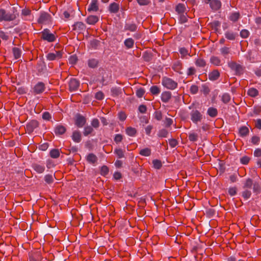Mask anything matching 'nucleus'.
I'll use <instances>...</instances> for the list:
<instances>
[{
    "mask_svg": "<svg viewBox=\"0 0 261 261\" xmlns=\"http://www.w3.org/2000/svg\"><path fill=\"white\" fill-rule=\"evenodd\" d=\"M162 85L166 88L174 90L177 87V83L171 78L164 77L162 80Z\"/></svg>",
    "mask_w": 261,
    "mask_h": 261,
    "instance_id": "obj_1",
    "label": "nucleus"
},
{
    "mask_svg": "<svg viewBox=\"0 0 261 261\" xmlns=\"http://www.w3.org/2000/svg\"><path fill=\"white\" fill-rule=\"evenodd\" d=\"M15 18L14 14L7 13L5 10L0 9V21H11Z\"/></svg>",
    "mask_w": 261,
    "mask_h": 261,
    "instance_id": "obj_2",
    "label": "nucleus"
},
{
    "mask_svg": "<svg viewBox=\"0 0 261 261\" xmlns=\"http://www.w3.org/2000/svg\"><path fill=\"white\" fill-rule=\"evenodd\" d=\"M191 119L194 123H197L198 122L201 121L202 118V115L201 113L197 110H193L190 112Z\"/></svg>",
    "mask_w": 261,
    "mask_h": 261,
    "instance_id": "obj_3",
    "label": "nucleus"
},
{
    "mask_svg": "<svg viewBox=\"0 0 261 261\" xmlns=\"http://www.w3.org/2000/svg\"><path fill=\"white\" fill-rule=\"evenodd\" d=\"M41 38L44 40H46L48 42H53L55 41L56 37L54 34L50 33V31L47 30H44L41 34Z\"/></svg>",
    "mask_w": 261,
    "mask_h": 261,
    "instance_id": "obj_4",
    "label": "nucleus"
},
{
    "mask_svg": "<svg viewBox=\"0 0 261 261\" xmlns=\"http://www.w3.org/2000/svg\"><path fill=\"white\" fill-rule=\"evenodd\" d=\"M63 52L62 51H55V53H49L46 56V58L49 61H53L61 58Z\"/></svg>",
    "mask_w": 261,
    "mask_h": 261,
    "instance_id": "obj_5",
    "label": "nucleus"
},
{
    "mask_svg": "<svg viewBox=\"0 0 261 261\" xmlns=\"http://www.w3.org/2000/svg\"><path fill=\"white\" fill-rule=\"evenodd\" d=\"M45 90V85L42 82L38 83L33 88V93L35 94H39Z\"/></svg>",
    "mask_w": 261,
    "mask_h": 261,
    "instance_id": "obj_6",
    "label": "nucleus"
},
{
    "mask_svg": "<svg viewBox=\"0 0 261 261\" xmlns=\"http://www.w3.org/2000/svg\"><path fill=\"white\" fill-rule=\"evenodd\" d=\"M80 83L77 80L75 79H72L70 80L69 83V90L71 91H75L77 89Z\"/></svg>",
    "mask_w": 261,
    "mask_h": 261,
    "instance_id": "obj_7",
    "label": "nucleus"
},
{
    "mask_svg": "<svg viewBox=\"0 0 261 261\" xmlns=\"http://www.w3.org/2000/svg\"><path fill=\"white\" fill-rule=\"evenodd\" d=\"M98 10V2L96 0H92L87 9L88 11L96 12Z\"/></svg>",
    "mask_w": 261,
    "mask_h": 261,
    "instance_id": "obj_8",
    "label": "nucleus"
},
{
    "mask_svg": "<svg viewBox=\"0 0 261 261\" xmlns=\"http://www.w3.org/2000/svg\"><path fill=\"white\" fill-rule=\"evenodd\" d=\"M38 123L36 120H32L27 125V130L29 132H32L33 130L38 126Z\"/></svg>",
    "mask_w": 261,
    "mask_h": 261,
    "instance_id": "obj_9",
    "label": "nucleus"
},
{
    "mask_svg": "<svg viewBox=\"0 0 261 261\" xmlns=\"http://www.w3.org/2000/svg\"><path fill=\"white\" fill-rule=\"evenodd\" d=\"M86 123L85 118L81 115H77L76 118L75 124L79 127H82Z\"/></svg>",
    "mask_w": 261,
    "mask_h": 261,
    "instance_id": "obj_10",
    "label": "nucleus"
},
{
    "mask_svg": "<svg viewBox=\"0 0 261 261\" xmlns=\"http://www.w3.org/2000/svg\"><path fill=\"white\" fill-rule=\"evenodd\" d=\"M171 98V93L169 91H164L161 94V99L164 102H167Z\"/></svg>",
    "mask_w": 261,
    "mask_h": 261,
    "instance_id": "obj_11",
    "label": "nucleus"
},
{
    "mask_svg": "<svg viewBox=\"0 0 261 261\" xmlns=\"http://www.w3.org/2000/svg\"><path fill=\"white\" fill-rule=\"evenodd\" d=\"M73 30L78 32L83 31L85 29V25L82 22H77L73 25Z\"/></svg>",
    "mask_w": 261,
    "mask_h": 261,
    "instance_id": "obj_12",
    "label": "nucleus"
},
{
    "mask_svg": "<svg viewBox=\"0 0 261 261\" xmlns=\"http://www.w3.org/2000/svg\"><path fill=\"white\" fill-rule=\"evenodd\" d=\"M220 76V73L217 70H213L208 74V79L211 81H215Z\"/></svg>",
    "mask_w": 261,
    "mask_h": 261,
    "instance_id": "obj_13",
    "label": "nucleus"
},
{
    "mask_svg": "<svg viewBox=\"0 0 261 261\" xmlns=\"http://www.w3.org/2000/svg\"><path fill=\"white\" fill-rule=\"evenodd\" d=\"M221 6L220 1L218 0H213L210 3V6L211 8L214 10H218Z\"/></svg>",
    "mask_w": 261,
    "mask_h": 261,
    "instance_id": "obj_14",
    "label": "nucleus"
},
{
    "mask_svg": "<svg viewBox=\"0 0 261 261\" xmlns=\"http://www.w3.org/2000/svg\"><path fill=\"white\" fill-rule=\"evenodd\" d=\"M98 17L95 15H90L86 19V22L89 24H94L98 21Z\"/></svg>",
    "mask_w": 261,
    "mask_h": 261,
    "instance_id": "obj_15",
    "label": "nucleus"
},
{
    "mask_svg": "<svg viewBox=\"0 0 261 261\" xmlns=\"http://www.w3.org/2000/svg\"><path fill=\"white\" fill-rule=\"evenodd\" d=\"M34 169L38 173H42L45 170V167L44 165L38 164H35L33 165Z\"/></svg>",
    "mask_w": 261,
    "mask_h": 261,
    "instance_id": "obj_16",
    "label": "nucleus"
},
{
    "mask_svg": "<svg viewBox=\"0 0 261 261\" xmlns=\"http://www.w3.org/2000/svg\"><path fill=\"white\" fill-rule=\"evenodd\" d=\"M72 139L76 143H79L81 141V135L78 131H74L72 136Z\"/></svg>",
    "mask_w": 261,
    "mask_h": 261,
    "instance_id": "obj_17",
    "label": "nucleus"
},
{
    "mask_svg": "<svg viewBox=\"0 0 261 261\" xmlns=\"http://www.w3.org/2000/svg\"><path fill=\"white\" fill-rule=\"evenodd\" d=\"M87 161L91 164H94L97 161V158L93 153L89 154L86 157Z\"/></svg>",
    "mask_w": 261,
    "mask_h": 261,
    "instance_id": "obj_18",
    "label": "nucleus"
},
{
    "mask_svg": "<svg viewBox=\"0 0 261 261\" xmlns=\"http://www.w3.org/2000/svg\"><path fill=\"white\" fill-rule=\"evenodd\" d=\"M207 113L211 117H215L217 115L218 111L216 108L211 107L208 109Z\"/></svg>",
    "mask_w": 261,
    "mask_h": 261,
    "instance_id": "obj_19",
    "label": "nucleus"
},
{
    "mask_svg": "<svg viewBox=\"0 0 261 261\" xmlns=\"http://www.w3.org/2000/svg\"><path fill=\"white\" fill-rule=\"evenodd\" d=\"M124 45L127 48H133L134 45V41L132 38H127L124 41Z\"/></svg>",
    "mask_w": 261,
    "mask_h": 261,
    "instance_id": "obj_20",
    "label": "nucleus"
},
{
    "mask_svg": "<svg viewBox=\"0 0 261 261\" xmlns=\"http://www.w3.org/2000/svg\"><path fill=\"white\" fill-rule=\"evenodd\" d=\"M140 155L144 156H148L151 154V149L149 148H145L140 150Z\"/></svg>",
    "mask_w": 261,
    "mask_h": 261,
    "instance_id": "obj_21",
    "label": "nucleus"
},
{
    "mask_svg": "<svg viewBox=\"0 0 261 261\" xmlns=\"http://www.w3.org/2000/svg\"><path fill=\"white\" fill-rule=\"evenodd\" d=\"M119 10V5L116 3H112L109 6V10L111 13H117Z\"/></svg>",
    "mask_w": 261,
    "mask_h": 261,
    "instance_id": "obj_22",
    "label": "nucleus"
},
{
    "mask_svg": "<svg viewBox=\"0 0 261 261\" xmlns=\"http://www.w3.org/2000/svg\"><path fill=\"white\" fill-rule=\"evenodd\" d=\"M66 131L65 128L61 125L57 126L55 129V133L56 134L62 135Z\"/></svg>",
    "mask_w": 261,
    "mask_h": 261,
    "instance_id": "obj_23",
    "label": "nucleus"
},
{
    "mask_svg": "<svg viewBox=\"0 0 261 261\" xmlns=\"http://www.w3.org/2000/svg\"><path fill=\"white\" fill-rule=\"evenodd\" d=\"M49 15L47 13H42L40 15L38 21L40 23H44L49 19Z\"/></svg>",
    "mask_w": 261,
    "mask_h": 261,
    "instance_id": "obj_24",
    "label": "nucleus"
},
{
    "mask_svg": "<svg viewBox=\"0 0 261 261\" xmlns=\"http://www.w3.org/2000/svg\"><path fill=\"white\" fill-rule=\"evenodd\" d=\"M124 29L131 32H135L137 29V26L134 23H126L124 27Z\"/></svg>",
    "mask_w": 261,
    "mask_h": 261,
    "instance_id": "obj_25",
    "label": "nucleus"
},
{
    "mask_svg": "<svg viewBox=\"0 0 261 261\" xmlns=\"http://www.w3.org/2000/svg\"><path fill=\"white\" fill-rule=\"evenodd\" d=\"M211 63L215 66H220L221 65V60L217 57L213 56L211 58Z\"/></svg>",
    "mask_w": 261,
    "mask_h": 261,
    "instance_id": "obj_26",
    "label": "nucleus"
},
{
    "mask_svg": "<svg viewBox=\"0 0 261 261\" xmlns=\"http://www.w3.org/2000/svg\"><path fill=\"white\" fill-rule=\"evenodd\" d=\"M114 153L118 158H123L124 157V151L121 148H116L114 150Z\"/></svg>",
    "mask_w": 261,
    "mask_h": 261,
    "instance_id": "obj_27",
    "label": "nucleus"
},
{
    "mask_svg": "<svg viewBox=\"0 0 261 261\" xmlns=\"http://www.w3.org/2000/svg\"><path fill=\"white\" fill-rule=\"evenodd\" d=\"M136 129L132 127H128L126 129V133L129 136H134L136 134Z\"/></svg>",
    "mask_w": 261,
    "mask_h": 261,
    "instance_id": "obj_28",
    "label": "nucleus"
},
{
    "mask_svg": "<svg viewBox=\"0 0 261 261\" xmlns=\"http://www.w3.org/2000/svg\"><path fill=\"white\" fill-rule=\"evenodd\" d=\"M55 176L51 174H47L44 176V180L48 184L53 183L54 181Z\"/></svg>",
    "mask_w": 261,
    "mask_h": 261,
    "instance_id": "obj_29",
    "label": "nucleus"
},
{
    "mask_svg": "<svg viewBox=\"0 0 261 261\" xmlns=\"http://www.w3.org/2000/svg\"><path fill=\"white\" fill-rule=\"evenodd\" d=\"M150 91L153 95H158L160 92V89L156 86H152L150 88Z\"/></svg>",
    "mask_w": 261,
    "mask_h": 261,
    "instance_id": "obj_30",
    "label": "nucleus"
},
{
    "mask_svg": "<svg viewBox=\"0 0 261 261\" xmlns=\"http://www.w3.org/2000/svg\"><path fill=\"white\" fill-rule=\"evenodd\" d=\"M240 17V14L238 12H235L232 13L229 16V19L232 21H237Z\"/></svg>",
    "mask_w": 261,
    "mask_h": 261,
    "instance_id": "obj_31",
    "label": "nucleus"
},
{
    "mask_svg": "<svg viewBox=\"0 0 261 261\" xmlns=\"http://www.w3.org/2000/svg\"><path fill=\"white\" fill-rule=\"evenodd\" d=\"M186 7L184 4H179L176 7V11L179 13H183L185 11Z\"/></svg>",
    "mask_w": 261,
    "mask_h": 261,
    "instance_id": "obj_32",
    "label": "nucleus"
},
{
    "mask_svg": "<svg viewBox=\"0 0 261 261\" xmlns=\"http://www.w3.org/2000/svg\"><path fill=\"white\" fill-rule=\"evenodd\" d=\"M50 155L51 158L56 159L60 155L59 150L57 149H54L50 150Z\"/></svg>",
    "mask_w": 261,
    "mask_h": 261,
    "instance_id": "obj_33",
    "label": "nucleus"
},
{
    "mask_svg": "<svg viewBox=\"0 0 261 261\" xmlns=\"http://www.w3.org/2000/svg\"><path fill=\"white\" fill-rule=\"evenodd\" d=\"M229 66L231 69L235 70L237 72H240L242 69L240 65L235 63H231L229 64Z\"/></svg>",
    "mask_w": 261,
    "mask_h": 261,
    "instance_id": "obj_34",
    "label": "nucleus"
},
{
    "mask_svg": "<svg viewBox=\"0 0 261 261\" xmlns=\"http://www.w3.org/2000/svg\"><path fill=\"white\" fill-rule=\"evenodd\" d=\"M240 134L241 136H245L249 133V129L246 126H243L240 128Z\"/></svg>",
    "mask_w": 261,
    "mask_h": 261,
    "instance_id": "obj_35",
    "label": "nucleus"
},
{
    "mask_svg": "<svg viewBox=\"0 0 261 261\" xmlns=\"http://www.w3.org/2000/svg\"><path fill=\"white\" fill-rule=\"evenodd\" d=\"M248 94L252 97H255L258 94V91L255 88H250L248 91Z\"/></svg>",
    "mask_w": 261,
    "mask_h": 261,
    "instance_id": "obj_36",
    "label": "nucleus"
},
{
    "mask_svg": "<svg viewBox=\"0 0 261 261\" xmlns=\"http://www.w3.org/2000/svg\"><path fill=\"white\" fill-rule=\"evenodd\" d=\"M13 55L16 59L19 58L21 56V51L20 50L16 47H15L13 49Z\"/></svg>",
    "mask_w": 261,
    "mask_h": 261,
    "instance_id": "obj_37",
    "label": "nucleus"
},
{
    "mask_svg": "<svg viewBox=\"0 0 261 261\" xmlns=\"http://www.w3.org/2000/svg\"><path fill=\"white\" fill-rule=\"evenodd\" d=\"M111 92L114 96H118L122 92L121 89L118 88H112L111 89Z\"/></svg>",
    "mask_w": 261,
    "mask_h": 261,
    "instance_id": "obj_38",
    "label": "nucleus"
},
{
    "mask_svg": "<svg viewBox=\"0 0 261 261\" xmlns=\"http://www.w3.org/2000/svg\"><path fill=\"white\" fill-rule=\"evenodd\" d=\"M225 37L230 40H234L236 38L235 34L231 32H227L225 34Z\"/></svg>",
    "mask_w": 261,
    "mask_h": 261,
    "instance_id": "obj_39",
    "label": "nucleus"
},
{
    "mask_svg": "<svg viewBox=\"0 0 261 261\" xmlns=\"http://www.w3.org/2000/svg\"><path fill=\"white\" fill-rule=\"evenodd\" d=\"M195 64L197 66L204 67L205 65V62L204 60L201 58H198L196 60Z\"/></svg>",
    "mask_w": 261,
    "mask_h": 261,
    "instance_id": "obj_40",
    "label": "nucleus"
},
{
    "mask_svg": "<svg viewBox=\"0 0 261 261\" xmlns=\"http://www.w3.org/2000/svg\"><path fill=\"white\" fill-rule=\"evenodd\" d=\"M153 167L155 169H159L162 167V163L160 160H154L152 161Z\"/></svg>",
    "mask_w": 261,
    "mask_h": 261,
    "instance_id": "obj_41",
    "label": "nucleus"
},
{
    "mask_svg": "<svg viewBox=\"0 0 261 261\" xmlns=\"http://www.w3.org/2000/svg\"><path fill=\"white\" fill-rule=\"evenodd\" d=\"M98 64V62L95 59H90L88 61V65L89 67L92 68L95 67Z\"/></svg>",
    "mask_w": 261,
    "mask_h": 261,
    "instance_id": "obj_42",
    "label": "nucleus"
},
{
    "mask_svg": "<svg viewBox=\"0 0 261 261\" xmlns=\"http://www.w3.org/2000/svg\"><path fill=\"white\" fill-rule=\"evenodd\" d=\"M168 134V132L166 129H162L159 132V136L160 137H167Z\"/></svg>",
    "mask_w": 261,
    "mask_h": 261,
    "instance_id": "obj_43",
    "label": "nucleus"
},
{
    "mask_svg": "<svg viewBox=\"0 0 261 261\" xmlns=\"http://www.w3.org/2000/svg\"><path fill=\"white\" fill-rule=\"evenodd\" d=\"M252 185V180L251 179L248 178L246 180L244 184V188H251Z\"/></svg>",
    "mask_w": 261,
    "mask_h": 261,
    "instance_id": "obj_44",
    "label": "nucleus"
},
{
    "mask_svg": "<svg viewBox=\"0 0 261 261\" xmlns=\"http://www.w3.org/2000/svg\"><path fill=\"white\" fill-rule=\"evenodd\" d=\"M198 136L195 133H190L189 135V139L191 141H196L197 140Z\"/></svg>",
    "mask_w": 261,
    "mask_h": 261,
    "instance_id": "obj_45",
    "label": "nucleus"
},
{
    "mask_svg": "<svg viewBox=\"0 0 261 261\" xmlns=\"http://www.w3.org/2000/svg\"><path fill=\"white\" fill-rule=\"evenodd\" d=\"M251 191L248 190H245L242 193L243 197L246 199L249 198L251 196Z\"/></svg>",
    "mask_w": 261,
    "mask_h": 261,
    "instance_id": "obj_46",
    "label": "nucleus"
},
{
    "mask_svg": "<svg viewBox=\"0 0 261 261\" xmlns=\"http://www.w3.org/2000/svg\"><path fill=\"white\" fill-rule=\"evenodd\" d=\"M93 131V128L90 126H88L85 127L84 134L85 136H87L90 134Z\"/></svg>",
    "mask_w": 261,
    "mask_h": 261,
    "instance_id": "obj_47",
    "label": "nucleus"
},
{
    "mask_svg": "<svg viewBox=\"0 0 261 261\" xmlns=\"http://www.w3.org/2000/svg\"><path fill=\"white\" fill-rule=\"evenodd\" d=\"M230 97L228 94L225 93L223 95L222 100L224 103H228L230 101Z\"/></svg>",
    "mask_w": 261,
    "mask_h": 261,
    "instance_id": "obj_48",
    "label": "nucleus"
},
{
    "mask_svg": "<svg viewBox=\"0 0 261 261\" xmlns=\"http://www.w3.org/2000/svg\"><path fill=\"white\" fill-rule=\"evenodd\" d=\"M179 51L181 55L182 58H184L186 57L187 55H189L188 50L184 47L180 48Z\"/></svg>",
    "mask_w": 261,
    "mask_h": 261,
    "instance_id": "obj_49",
    "label": "nucleus"
},
{
    "mask_svg": "<svg viewBox=\"0 0 261 261\" xmlns=\"http://www.w3.org/2000/svg\"><path fill=\"white\" fill-rule=\"evenodd\" d=\"M123 139V136L122 135H120V134H116L115 136V137H114V141L117 143H120V142H121V141Z\"/></svg>",
    "mask_w": 261,
    "mask_h": 261,
    "instance_id": "obj_50",
    "label": "nucleus"
},
{
    "mask_svg": "<svg viewBox=\"0 0 261 261\" xmlns=\"http://www.w3.org/2000/svg\"><path fill=\"white\" fill-rule=\"evenodd\" d=\"M144 93H145V91L143 89H142V88H140V89H138L136 91V95L139 98L143 97Z\"/></svg>",
    "mask_w": 261,
    "mask_h": 261,
    "instance_id": "obj_51",
    "label": "nucleus"
},
{
    "mask_svg": "<svg viewBox=\"0 0 261 261\" xmlns=\"http://www.w3.org/2000/svg\"><path fill=\"white\" fill-rule=\"evenodd\" d=\"M101 174L102 175H106L109 172V169L106 166H103L100 170Z\"/></svg>",
    "mask_w": 261,
    "mask_h": 261,
    "instance_id": "obj_52",
    "label": "nucleus"
},
{
    "mask_svg": "<svg viewBox=\"0 0 261 261\" xmlns=\"http://www.w3.org/2000/svg\"><path fill=\"white\" fill-rule=\"evenodd\" d=\"M249 32L247 30H243L240 32V35L242 38H246L248 37Z\"/></svg>",
    "mask_w": 261,
    "mask_h": 261,
    "instance_id": "obj_53",
    "label": "nucleus"
},
{
    "mask_svg": "<svg viewBox=\"0 0 261 261\" xmlns=\"http://www.w3.org/2000/svg\"><path fill=\"white\" fill-rule=\"evenodd\" d=\"M181 68V64L179 62L175 63L173 66V69L176 72H179Z\"/></svg>",
    "mask_w": 261,
    "mask_h": 261,
    "instance_id": "obj_54",
    "label": "nucleus"
},
{
    "mask_svg": "<svg viewBox=\"0 0 261 261\" xmlns=\"http://www.w3.org/2000/svg\"><path fill=\"white\" fill-rule=\"evenodd\" d=\"M77 60V57L75 56H74V55L71 56L69 58V60H68L69 63L70 64H74L76 63Z\"/></svg>",
    "mask_w": 261,
    "mask_h": 261,
    "instance_id": "obj_55",
    "label": "nucleus"
},
{
    "mask_svg": "<svg viewBox=\"0 0 261 261\" xmlns=\"http://www.w3.org/2000/svg\"><path fill=\"white\" fill-rule=\"evenodd\" d=\"M95 97L98 100H101L103 98L104 95L102 92L99 91L96 93Z\"/></svg>",
    "mask_w": 261,
    "mask_h": 261,
    "instance_id": "obj_56",
    "label": "nucleus"
},
{
    "mask_svg": "<svg viewBox=\"0 0 261 261\" xmlns=\"http://www.w3.org/2000/svg\"><path fill=\"white\" fill-rule=\"evenodd\" d=\"M198 88L196 85H192L190 87V91L192 94H196L197 93Z\"/></svg>",
    "mask_w": 261,
    "mask_h": 261,
    "instance_id": "obj_57",
    "label": "nucleus"
},
{
    "mask_svg": "<svg viewBox=\"0 0 261 261\" xmlns=\"http://www.w3.org/2000/svg\"><path fill=\"white\" fill-rule=\"evenodd\" d=\"M42 118L44 120H49L51 118V115L48 112H44L42 114Z\"/></svg>",
    "mask_w": 261,
    "mask_h": 261,
    "instance_id": "obj_58",
    "label": "nucleus"
},
{
    "mask_svg": "<svg viewBox=\"0 0 261 261\" xmlns=\"http://www.w3.org/2000/svg\"><path fill=\"white\" fill-rule=\"evenodd\" d=\"M173 123V120L170 118H166L165 120V124L166 126H170Z\"/></svg>",
    "mask_w": 261,
    "mask_h": 261,
    "instance_id": "obj_59",
    "label": "nucleus"
},
{
    "mask_svg": "<svg viewBox=\"0 0 261 261\" xmlns=\"http://www.w3.org/2000/svg\"><path fill=\"white\" fill-rule=\"evenodd\" d=\"M260 141V139L257 136H253L251 139V142L254 144H258Z\"/></svg>",
    "mask_w": 261,
    "mask_h": 261,
    "instance_id": "obj_60",
    "label": "nucleus"
},
{
    "mask_svg": "<svg viewBox=\"0 0 261 261\" xmlns=\"http://www.w3.org/2000/svg\"><path fill=\"white\" fill-rule=\"evenodd\" d=\"M228 193L231 196H234L236 194L237 189L235 187L230 188L228 189Z\"/></svg>",
    "mask_w": 261,
    "mask_h": 261,
    "instance_id": "obj_61",
    "label": "nucleus"
},
{
    "mask_svg": "<svg viewBox=\"0 0 261 261\" xmlns=\"http://www.w3.org/2000/svg\"><path fill=\"white\" fill-rule=\"evenodd\" d=\"M253 191L254 192H258L260 190V186L259 185L257 182H254L253 184Z\"/></svg>",
    "mask_w": 261,
    "mask_h": 261,
    "instance_id": "obj_62",
    "label": "nucleus"
},
{
    "mask_svg": "<svg viewBox=\"0 0 261 261\" xmlns=\"http://www.w3.org/2000/svg\"><path fill=\"white\" fill-rule=\"evenodd\" d=\"M91 124L93 127L97 128L99 126V121L97 119H94L92 121Z\"/></svg>",
    "mask_w": 261,
    "mask_h": 261,
    "instance_id": "obj_63",
    "label": "nucleus"
},
{
    "mask_svg": "<svg viewBox=\"0 0 261 261\" xmlns=\"http://www.w3.org/2000/svg\"><path fill=\"white\" fill-rule=\"evenodd\" d=\"M138 3L141 6H146L149 3L147 0H137Z\"/></svg>",
    "mask_w": 261,
    "mask_h": 261,
    "instance_id": "obj_64",
    "label": "nucleus"
}]
</instances>
